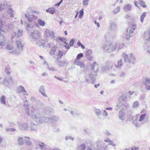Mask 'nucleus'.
<instances>
[{
  "label": "nucleus",
  "mask_w": 150,
  "mask_h": 150,
  "mask_svg": "<svg viewBox=\"0 0 150 150\" xmlns=\"http://www.w3.org/2000/svg\"><path fill=\"white\" fill-rule=\"evenodd\" d=\"M135 28H133L132 27H129L127 30V32L129 34H132L133 31L135 30Z\"/></svg>",
  "instance_id": "obj_44"
},
{
  "label": "nucleus",
  "mask_w": 150,
  "mask_h": 150,
  "mask_svg": "<svg viewBox=\"0 0 150 150\" xmlns=\"http://www.w3.org/2000/svg\"><path fill=\"white\" fill-rule=\"evenodd\" d=\"M16 46L20 51H22L24 46V43L21 40H16Z\"/></svg>",
  "instance_id": "obj_9"
},
{
  "label": "nucleus",
  "mask_w": 150,
  "mask_h": 150,
  "mask_svg": "<svg viewBox=\"0 0 150 150\" xmlns=\"http://www.w3.org/2000/svg\"><path fill=\"white\" fill-rule=\"evenodd\" d=\"M125 111L124 110H120L119 111V118L122 120H124L126 117Z\"/></svg>",
  "instance_id": "obj_16"
},
{
  "label": "nucleus",
  "mask_w": 150,
  "mask_h": 150,
  "mask_svg": "<svg viewBox=\"0 0 150 150\" xmlns=\"http://www.w3.org/2000/svg\"><path fill=\"white\" fill-rule=\"evenodd\" d=\"M77 150H85L86 145L84 144H80L78 146L77 148Z\"/></svg>",
  "instance_id": "obj_31"
},
{
  "label": "nucleus",
  "mask_w": 150,
  "mask_h": 150,
  "mask_svg": "<svg viewBox=\"0 0 150 150\" xmlns=\"http://www.w3.org/2000/svg\"><path fill=\"white\" fill-rule=\"evenodd\" d=\"M6 3L3 2L0 3V11H2L5 8Z\"/></svg>",
  "instance_id": "obj_41"
},
{
  "label": "nucleus",
  "mask_w": 150,
  "mask_h": 150,
  "mask_svg": "<svg viewBox=\"0 0 150 150\" xmlns=\"http://www.w3.org/2000/svg\"><path fill=\"white\" fill-rule=\"evenodd\" d=\"M105 37L106 42L102 47V49L110 53L115 51L117 47V43L115 42H108L112 38L110 35L108 33L105 34Z\"/></svg>",
  "instance_id": "obj_2"
},
{
  "label": "nucleus",
  "mask_w": 150,
  "mask_h": 150,
  "mask_svg": "<svg viewBox=\"0 0 150 150\" xmlns=\"http://www.w3.org/2000/svg\"><path fill=\"white\" fill-rule=\"evenodd\" d=\"M44 45L43 47H50L53 45V43L52 42L48 43L45 42L44 43Z\"/></svg>",
  "instance_id": "obj_40"
},
{
  "label": "nucleus",
  "mask_w": 150,
  "mask_h": 150,
  "mask_svg": "<svg viewBox=\"0 0 150 150\" xmlns=\"http://www.w3.org/2000/svg\"><path fill=\"white\" fill-rule=\"evenodd\" d=\"M95 112L96 114L98 116H99L101 114V111L98 109H96L95 110Z\"/></svg>",
  "instance_id": "obj_51"
},
{
  "label": "nucleus",
  "mask_w": 150,
  "mask_h": 150,
  "mask_svg": "<svg viewBox=\"0 0 150 150\" xmlns=\"http://www.w3.org/2000/svg\"><path fill=\"white\" fill-rule=\"evenodd\" d=\"M45 35L47 37H50L51 38L54 39L55 37L54 33L52 31L48 29H46L45 33Z\"/></svg>",
  "instance_id": "obj_10"
},
{
  "label": "nucleus",
  "mask_w": 150,
  "mask_h": 150,
  "mask_svg": "<svg viewBox=\"0 0 150 150\" xmlns=\"http://www.w3.org/2000/svg\"><path fill=\"white\" fill-rule=\"evenodd\" d=\"M139 105V104L137 101H135L133 104L132 107L133 108H138Z\"/></svg>",
  "instance_id": "obj_49"
},
{
  "label": "nucleus",
  "mask_w": 150,
  "mask_h": 150,
  "mask_svg": "<svg viewBox=\"0 0 150 150\" xmlns=\"http://www.w3.org/2000/svg\"><path fill=\"white\" fill-rule=\"evenodd\" d=\"M18 143L19 145H22L24 144V142L22 137H19L17 139Z\"/></svg>",
  "instance_id": "obj_35"
},
{
  "label": "nucleus",
  "mask_w": 150,
  "mask_h": 150,
  "mask_svg": "<svg viewBox=\"0 0 150 150\" xmlns=\"http://www.w3.org/2000/svg\"><path fill=\"white\" fill-rule=\"evenodd\" d=\"M59 118L58 117L53 115L50 117V122H56L59 120Z\"/></svg>",
  "instance_id": "obj_28"
},
{
  "label": "nucleus",
  "mask_w": 150,
  "mask_h": 150,
  "mask_svg": "<svg viewBox=\"0 0 150 150\" xmlns=\"http://www.w3.org/2000/svg\"><path fill=\"white\" fill-rule=\"evenodd\" d=\"M56 55L59 57L57 58V59H59V58H61L63 54V52L59 50L58 52L56 53Z\"/></svg>",
  "instance_id": "obj_43"
},
{
  "label": "nucleus",
  "mask_w": 150,
  "mask_h": 150,
  "mask_svg": "<svg viewBox=\"0 0 150 150\" xmlns=\"http://www.w3.org/2000/svg\"><path fill=\"white\" fill-rule=\"evenodd\" d=\"M93 53L92 50L91 49H88L86 51V57L91 55Z\"/></svg>",
  "instance_id": "obj_45"
},
{
  "label": "nucleus",
  "mask_w": 150,
  "mask_h": 150,
  "mask_svg": "<svg viewBox=\"0 0 150 150\" xmlns=\"http://www.w3.org/2000/svg\"><path fill=\"white\" fill-rule=\"evenodd\" d=\"M120 7L118 6L115 10L113 11V13L114 14H116L120 11Z\"/></svg>",
  "instance_id": "obj_56"
},
{
  "label": "nucleus",
  "mask_w": 150,
  "mask_h": 150,
  "mask_svg": "<svg viewBox=\"0 0 150 150\" xmlns=\"http://www.w3.org/2000/svg\"><path fill=\"white\" fill-rule=\"evenodd\" d=\"M57 47V46L56 45H54L53 47L51 48V50L55 53L56 52Z\"/></svg>",
  "instance_id": "obj_60"
},
{
  "label": "nucleus",
  "mask_w": 150,
  "mask_h": 150,
  "mask_svg": "<svg viewBox=\"0 0 150 150\" xmlns=\"http://www.w3.org/2000/svg\"><path fill=\"white\" fill-rule=\"evenodd\" d=\"M40 92L41 93L42 95L45 97H47V95L45 94V92L44 90V87L43 86H41L39 89Z\"/></svg>",
  "instance_id": "obj_32"
},
{
  "label": "nucleus",
  "mask_w": 150,
  "mask_h": 150,
  "mask_svg": "<svg viewBox=\"0 0 150 150\" xmlns=\"http://www.w3.org/2000/svg\"><path fill=\"white\" fill-rule=\"evenodd\" d=\"M120 103L122 105H125L127 100V97L124 95L121 96L119 98Z\"/></svg>",
  "instance_id": "obj_19"
},
{
  "label": "nucleus",
  "mask_w": 150,
  "mask_h": 150,
  "mask_svg": "<svg viewBox=\"0 0 150 150\" xmlns=\"http://www.w3.org/2000/svg\"><path fill=\"white\" fill-rule=\"evenodd\" d=\"M110 28L112 31L115 30L117 28V25L114 21H111L110 23Z\"/></svg>",
  "instance_id": "obj_18"
},
{
  "label": "nucleus",
  "mask_w": 150,
  "mask_h": 150,
  "mask_svg": "<svg viewBox=\"0 0 150 150\" xmlns=\"http://www.w3.org/2000/svg\"><path fill=\"white\" fill-rule=\"evenodd\" d=\"M34 23L29 22L28 23H25V25L26 29L28 31V32L32 31V30L35 29V27L33 26Z\"/></svg>",
  "instance_id": "obj_13"
},
{
  "label": "nucleus",
  "mask_w": 150,
  "mask_h": 150,
  "mask_svg": "<svg viewBox=\"0 0 150 150\" xmlns=\"http://www.w3.org/2000/svg\"><path fill=\"white\" fill-rule=\"evenodd\" d=\"M143 37L147 41H150V30L144 33Z\"/></svg>",
  "instance_id": "obj_24"
},
{
  "label": "nucleus",
  "mask_w": 150,
  "mask_h": 150,
  "mask_svg": "<svg viewBox=\"0 0 150 150\" xmlns=\"http://www.w3.org/2000/svg\"><path fill=\"white\" fill-rule=\"evenodd\" d=\"M121 57L124 58L125 62L129 63H134L135 61V58L132 53L128 55L125 53H123L121 55Z\"/></svg>",
  "instance_id": "obj_4"
},
{
  "label": "nucleus",
  "mask_w": 150,
  "mask_h": 150,
  "mask_svg": "<svg viewBox=\"0 0 150 150\" xmlns=\"http://www.w3.org/2000/svg\"><path fill=\"white\" fill-rule=\"evenodd\" d=\"M32 8L29 7L27 10V13H33V11L31 10Z\"/></svg>",
  "instance_id": "obj_63"
},
{
  "label": "nucleus",
  "mask_w": 150,
  "mask_h": 150,
  "mask_svg": "<svg viewBox=\"0 0 150 150\" xmlns=\"http://www.w3.org/2000/svg\"><path fill=\"white\" fill-rule=\"evenodd\" d=\"M97 66V62H93V64L91 65L90 67L92 70H93L94 69L95 67Z\"/></svg>",
  "instance_id": "obj_46"
},
{
  "label": "nucleus",
  "mask_w": 150,
  "mask_h": 150,
  "mask_svg": "<svg viewBox=\"0 0 150 150\" xmlns=\"http://www.w3.org/2000/svg\"><path fill=\"white\" fill-rule=\"evenodd\" d=\"M2 35H1L0 38V46L1 48H4L6 42V39Z\"/></svg>",
  "instance_id": "obj_17"
},
{
  "label": "nucleus",
  "mask_w": 150,
  "mask_h": 150,
  "mask_svg": "<svg viewBox=\"0 0 150 150\" xmlns=\"http://www.w3.org/2000/svg\"><path fill=\"white\" fill-rule=\"evenodd\" d=\"M77 44L78 45L79 47H81V48L82 49H84L85 48V46H84L79 41H78Z\"/></svg>",
  "instance_id": "obj_57"
},
{
  "label": "nucleus",
  "mask_w": 150,
  "mask_h": 150,
  "mask_svg": "<svg viewBox=\"0 0 150 150\" xmlns=\"http://www.w3.org/2000/svg\"><path fill=\"white\" fill-rule=\"evenodd\" d=\"M46 11L50 14H53L55 12V9L54 7L49 8L46 10Z\"/></svg>",
  "instance_id": "obj_27"
},
{
  "label": "nucleus",
  "mask_w": 150,
  "mask_h": 150,
  "mask_svg": "<svg viewBox=\"0 0 150 150\" xmlns=\"http://www.w3.org/2000/svg\"><path fill=\"white\" fill-rule=\"evenodd\" d=\"M143 83L145 85L150 84V78H145L144 79V81L143 82Z\"/></svg>",
  "instance_id": "obj_36"
},
{
  "label": "nucleus",
  "mask_w": 150,
  "mask_h": 150,
  "mask_svg": "<svg viewBox=\"0 0 150 150\" xmlns=\"http://www.w3.org/2000/svg\"><path fill=\"white\" fill-rule=\"evenodd\" d=\"M24 103H25V104H24V105L23 106H24L25 107V109H28V110H29V113H30L31 112L30 111L32 110H36L33 109V107H31V108H30V109H29L28 108V103L27 102V100H26L24 102Z\"/></svg>",
  "instance_id": "obj_29"
},
{
  "label": "nucleus",
  "mask_w": 150,
  "mask_h": 150,
  "mask_svg": "<svg viewBox=\"0 0 150 150\" xmlns=\"http://www.w3.org/2000/svg\"><path fill=\"white\" fill-rule=\"evenodd\" d=\"M132 6L129 4H126L123 7V9L126 12H128L131 10Z\"/></svg>",
  "instance_id": "obj_20"
},
{
  "label": "nucleus",
  "mask_w": 150,
  "mask_h": 150,
  "mask_svg": "<svg viewBox=\"0 0 150 150\" xmlns=\"http://www.w3.org/2000/svg\"><path fill=\"white\" fill-rule=\"evenodd\" d=\"M25 17L28 19L29 22L35 23L37 19V17L33 14H29L26 13L25 14Z\"/></svg>",
  "instance_id": "obj_8"
},
{
  "label": "nucleus",
  "mask_w": 150,
  "mask_h": 150,
  "mask_svg": "<svg viewBox=\"0 0 150 150\" xmlns=\"http://www.w3.org/2000/svg\"><path fill=\"white\" fill-rule=\"evenodd\" d=\"M4 80L3 85L9 87L13 84V81L12 77L11 76L5 77Z\"/></svg>",
  "instance_id": "obj_5"
},
{
  "label": "nucleus",
  "mask_w": 150,
  "mask_h": 150,
  "mask_svg": "<svg viewBox=\"0 0 150 150\" xmlns=\"http://www.w3.org/2000/svg\"><path fill=\"white\" fill-rule=\"evenodd\" d=\"M5 71L6 73L8 74H10L11 72L10 68L8 66H7L5 67Z\"/></svg>",
  "instance_id": "obj_50"
},
{
  "label": "nucleus",
  "mask_w": 150,
  "mask_h": 150,
  "mask_svg": "<svg viewBox=\"0 0 150 150\" xmlns=\"http://www.w3.org/2000/svg\"><path fill=\"white\" fill-rule=\"evenodd\" d=\"M18 126L19 128L21 130H27L28 128V125L26 122L20 123Z\"/></svg>",
  "instance_id": "obj_15"
},
{
  "label": "nucleus",
  "mask_w": 150,
  "mask_h": 150,
  "mask_svg": "<svg viewBox=\"0 0 150 150\" xmlns=\"http://www.w3.org/2000/svg\"><path fill=\"white\" fill-rule=\"evenodd\" d=\"M146 12H144L143 13L142 15L141 16V21L142 22H143L144 18L146 16Z\"/></svg>",
  "instance_id": "obj_53"
},
{
  "label": "nucleus",
  "mask_w": 150,
  "mask_h": 150,
  "mask_svg": "<svg viewBox=\"0 0 150 150\" xmlns=\"http://www.w3.org/2000/svg\"><path fill=\"white\" fill-rule=\"evenodd\" d=\"M125 44L123 43H120L118 45V49H121L125 47Z\"/></svg>",
  "instance_id": "obj_55"
},
{
  "label": "nucleus",
  "mask_w": 150,
  "mask_h": 150,
  "mask_svg": "<svg viewBox=\"0 0 150 150\" xmlns=\"http://www.w3.org/2000/svg\"><path fill=\"white\" fill-rule=\"evenodd\" d=\"M56 62L59 66L60 67H64L68 64L67 63L65 60H63L60 62H59V60H57Z\"/></svg>",
  "instance_id": "obj_21"
},
{
  "label": "nucleus",
  "mask_w": 150,
  "mask_h": 150,
  "mask_svg": "<svg viewBox=\"0 0 150 150\" xmlns=\"http://www.w3.org/2000/svg\"><path fill=\"white\" fill-rule=\"evenodd\" d=\"M6 98L4 95L1 96L0 98V101L1 103L2 104H4V105L6 104V103L5 101Z\"/></svg>",
  "instance_id": "obj_34"
},
{
  "label": "nucleus",
  "mask_w": 150,
  "mask_h": 150,
  "mask_svg": "<svg viewBox=\"0 0 150 150\" xmlns=\"http://www.w3.org/2000/svg\"><path fill=\"white\" fill-rule=\"evenodd\" d=\"M139 4L144 8H145L147 7L146 5L145 4V2L143 1L139 0Z\"/></svg>",
  "instance_id": "obj_48"
},
{
  "label": "nucleus",
  "mask_w": 150,
  "mask_h": 150,
  "mask_svg": "<svg viewBox=\"0 0 150 150\" xmlns=\"http://www.w3.org/2000/svg\"><path fill=\"white\" fill-rule=\"evenodd\" d=\"M112 65L113 63L112 62H107L105 64V65L102 67V70L104 71H108L112 68Z\"/></svg>",
  "instance_id": "obj_12"
},
{
  "label": "nucleus",
  "mask_w": 150,
  "mask_h": 150,
  "mask_svg": "<svg viewBox=\"0 0 150 150\" xmlns=\"http://www.w3.org/2000/svg\"><path fill=\"white\" fill-rule=\"evenodd\" d=\"M85 80L88 83L89 81V80L88 78L92 81V83L93 84L94 83L95 81V79L93 75L91 74H86L85 75Z\"/></svg>",
  "instance_id": "obj_14"
},
{
  "label": "nucleus",
  "mask_w": 150,
  "mask_h": 150,
  "mask_svg": "<svg viewBox=\"0 0 150 150\" xmlns=\"http://www.w3.org/2000/svg\"><path fill=\"white\" fill-rule=\"evenodd\" d=\"M86 57L87 59L90 61H91L93 60V57L92 55L86 56Z\"/></svg>",
  "instance_id": "obj_58"
},
{
  "label": "nucleus",
  "mask_w": 150,
  "mask_h": 150,
  "mask_svg": "<svg viewBox=\"0 0 150 150\" xmlns=\"http://www.w3.org/2000/svg\"><path fill=\"white\" fill-rule=\"evenodd\" d=\"M33 30V31H31V36L33 40L35 41L40 38V32L35 28Z\"/></svg>",
  "instance_id": "obj_6"
},
{
  "label": "nucleus",
  "mask_w": 150,
  "mask_h": 150,
  "mask_svg": "<svg viewBox=\"0 0 150 150\" xmlns=\"http://www.w3.org/2000/svg\"><path fill=\"white\" fill-rule=\"evenodd\" d=\"M13 49V46L11 44L7 45L6 49L8 50H12Z\"/></svg>",
  "instance_id": "obj_52"
},
{
  "label": "nucleus",
  "mask_w": 150,
  "mask_h": 150,
  "mask_svg": "<svg viewBox=\"0 0 150 150\" xmlns=\"http://www.w3.org/2000/svg\"><path fill=\"white\" fill-rule=\"evenodd\" d=\"M17 90L19 93H23L25 95H28L27 94H26V91L23 86H19Z\"/></svg>",
  "instance_id": "obj_23"
},
{
  "label": "nucleus",
  "mask_w": 150,
  "mask_h": 150,
  "mask_svg": "<svg viewBox=\"0 0 150 150\" xmlns=\"http://www.w3.org/2000/svg\"><path fill=\"white\" fill-rule=\"evenodd\" d=\"M65 138L66 140H67L68 139H71V140L73 141L74 139V137L69 136H66Z\"/></svg>",
  "instance_id": "obj_59"
},
{
  "label": "nucleus",
  "mask_w": 150,
  "mask_h": 150,
  "mask_svg": "<svg viewBox=\"0 0 150 150\" xmlns=\"http://www.w3.org/2000/svg\"><path fill=\"white\" fill-rule=\"evenodd\" d=\"M83 56V53H81L77 55L75 60H79Z\"/></svg>",
  "instance_id": "obj_54"
},
{
  "label": "nucleus",
  "mask_w": 150,
  "mask_h": 150,
  "mask_svg": "<svg viewBox=\"0 0 150 150\" xmlns=\"http://www.w3.org/2000/svg\"><path fill=\"white\" fill-rule=\"evenodd\" d=\"M146 115L145 114H144L139 116V114H137L134 116L133 123L136 127H139L142 125V123L145 119Z\"/></svg>",
  "instance_id": "obj_3"
},
{
  "label": "nucleus",
  "mask_w": 150,
  "mask_h": 150,
  "mask_svg": "<svg viewBox=\"0 0 150 150\" xmlns=\"http://www.w3.org/2000/svg\"><path fill=\"white\" fill-rule=\"evenodd\" d=\"M23 34V31L21 30H18L17 34L16 32H13L12 35L11 39L13 40V39L14 38H19L21 37Z\"/></svg>",
  "instance_id": "obj_11"
},
{
  "label": "nucleus",
  "mask_w": 150,
  "mask_h": 150,
  "mask_svg": "<svg viewBox=\"0 0 150 150\" xmlns=\"http://www.w3.org/2000/svg\"><path fill=\"white\" fill-rule=\"evenodd\" d=\"M47 68L49 70L52 71H57V69H55L54 67L49 65H48V66L47 67Z\"/></svg>",
  "instance_id": "obj_47"
},
{
  "label": "nucleus",
  "mask_w": 150,
  "mask_h": 150,
  "mask_svg": "<svg viewBox=\"0 0 150 150\" xmlns=\"http://www.w3.org/2000/svg\"><path fill=\"white\" fill-rule=\"evenodd\" d=\"M38 22L39 25L42 26H44L45 24V22L41 19H39L38 20Z\"/></svg>",
  "instance_id": "obj_42"
},
{
  "label": "nucleus",
  "mask_w": 150,
  "mask_h": 150,
  "mask_svg": "<svg viewBox=\"0 0 150 150\" xmlns=\"http://www.w3.org/2000/svg\"><path fill=\"white\" fill-rule=\"evenodd\" d=\"M98 149L99 150H105L107 148V146H105V145L103 143H101L100 144H98Z\"/></svg>",
  "instance_id": "obj_25"
},
{
  "label": "nucleus",
  "mask_w": 150,
  "mask_h": 150,
  "mask_svg": "<svg viewBox=\"0 0 150 150\" xmlns=\"http://www.w3.org/2000/svg\"><path fill=\"white\" fill-rule=\"evenodd\" d=\"M74 64L77 66H80L81 68H83L85 67V64L84 62L77 61V60H75Z\"/></svg>",
  "instance_id": "obj_22"
},
{
  "label": "nucleus",
  "mask_w": 150,
  "mask_h": 150,
  "mask_svg": "<svg viewBox=\"0 0 150 150\" xmlns=\"http://www.w3.org/2000/svg\"><path fill=\"white\" fill-rule=\"evenodd\" d=\"M31 112L27 109L25 110V113L26 115L32 118L35 119L38 123H41L43 122H50V117H41L40 114L38 110H32Z\"/></svg>",
  "instance_id": "obj_1"
},
{
  "label": "nucleus",
  "mask_w": 150,
  "mask_h": 150,
  "mask_svg": "<svg viewBox=\"0 0 150 150\" xmlns=\"http://www.w3.org/2000/svg\"><path fill=\"white\" fill-rule=\"evenodd\" d=\"M30 128L31 130L36 131L37 130V126L35 124L31 123Z\"/></svg>",
  "instance_id": "obj_33"
},
{
  "label": "nucleus",
  "mask_w": 150,
  "mask_h": 150,
  "mask_svg": "<svg viewBox=\"0 0 150 150\" xmlns=\"http://www.w3.org/2000/svg\"><path fill=\"white\" fill-rule=\"evenodd\" d=\"M123 64L122 62V60L120 59L118 60L117 63L115 64V66L116 68H120L122 67Z\"/></svg>",
  "instance_id": "obj_26"
},
{
  "label": "nucleus",
  "mask_w": 150,
  "mask_h": 150,
  "mask_svg": "<svg viewBox=\"0 0 150 150\" xmlns=\"http://www.w3.org/2000/svg\"><path fill=\"white\" fill-rule=\"evenodd\" d=\"M38 145L42 150H44L46 148V145L43 142H39Z\"/></svg>",
  "instance_id": "obj_30"
},
{
  "label": "nucleus",
  "mask_w": 150,
  "mask_h": 150,
  "mask_svg": "<svg viewBox=\"0 0 150 150\" xmlns=\"http://www.w3.org/2000/svg\"><path fill=\"white\" fill-rule=\"evenodd\" d=\"M4 3H5L6 4V5L5 6V7H7V8L8 9V10H9L10 9H12L11 8V6L7 4L6 2L4 1Z\"/></svg>",
  "instance_id": "obj_61"
},
{
  "label": "nucleus",
  "mask_w": 150,
  "mask_h": 150,
  "mask_svg": "<svg viewBox=\"0 0 150 150\" xmlns=\"http://www.w3.org/2000/svg\"><path fill=\"white\" fill-rule=\"evenodd\" d=\"M25 138V142L26 144L28 146H30L32 144L31 141L29 140V138L28 137H24Z\"/></svg>",
  "instance_id": "obj_37"
},
{
  "label": "nucleus",
  "mask_w": 150,
  "mask_h": 150,
  "mask_svg": "<svg viewBox=\"0 0 150 150\" xmlns=\"http://www.w3.org/2000/svg\"><path fill=\"white\" fill-rule=\"evenodd\" d=\"M4 23H2V20L0 19V35H3L5 33V31L9 28L8 25H4Z\"/></svg>",
  "instance_id": "obj_7"
},
{
  "label": "nucleus",
  "mask_w": 150,
  "mask_h": 150,
  "mask_svg": "<svg viewBox=\"0 0 150 150\" xmlns=\"http://www.w3.org/2000/svg\"><path fill=\"white\" fill-rule=\"evenodd\" d=\"M75 41L74 39H72L69 42V45L70 46H72L74 45V42Z\"/></svg>",
  "instance_id": "obj_64"
},
{
  "label": "nucleus",
  "mask_w": 150,
  "mask_h": 150,
  "mask_svg": "<svg viewBox=\"0 0 150 150\" xmlns=\"http://www.w3.org/2000/svg\"><path fill=\"white\" fill-rule=\"evenodd\" d=\"M133 118H134V117L131 115H129L127 116V118L129 121H130L132 120Z\"/></svg>",
  "instance_id": "obj_62"
},
{
  "label": "nucleus",
  "mask_w": 150,
  "mask_h": 150,
  "mask_svg": "<svg viewBox=\"0 0 150 150\" xmlns=\"http://www.w3.org/2000/svg\"><path fill=\"white\" fill-rule=\"evenodd\" d=\"M13 12L14 11L12 9H10L7 10V13L11 17L13 18L14 17Z\"/></svg>",
  "instance_id": "obj_39"
},
{
  "label": "nucleus",
  "mask_w": 150,
  "mask_h": 150,
  "mask_svg": "<svg viewBox=\"0 0 150 150\" xmlns=\"http://www.w3.org/2000/svg\"><path fill=\"white\" fill-rule=\"evenodd\" d=\"M36 41V44L39 46H43L44 44L43 43L42 41L40 39V38L38 40H35Z\"/></svg>",
  "instance_id": "obj_38"
}]
</instances>
